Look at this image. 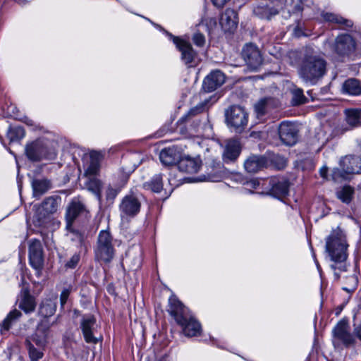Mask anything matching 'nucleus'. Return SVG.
<instances>
[{"label":"nucleus","instance_id":"obj_1","mask_svg":"<svg viewBox=\"0 0 361 361\" xmlns=\"http://www.w3.org/2000/svg\"><path fill=\"white\" fill-rule=\"evenodd\" d=\"M348 246L345 235L341 230L333 231L326 238V252L332 262L330 267L338 279L340 272H347L350 267L347 262Z\"/></svg>","mask_w":361,"mask_h":361},{"label":"nucleus","instance_id":"obj_2","mask_svg":"<svg viewBox=\"0 0 361 361\" xmlns=\"http://www.w3.org/2000/svg\"><path fill=\"white\" fill-rule=\"evenodd\" d=\"M326 62L313 49L307 47L302 52L298 73L302 80L314 85L326 73Z\"/></svg>","mask_w":361,"mask_h":361},{"label":"nucleus","instance_id":"obj_3","mask_svg":"<svg viewBox=\"0 0 361 361\" xmlns=\"http://www.w3.org/2000/svg\"><path fill=\"white\" fill-rule=\"evenodd\" d=\"M302 0H261L255 6L254 14L261 19L270 20L279 11L283 18H287L290 14L300 13L304 8Z\"/></svg>","mask_w":361,"mask_h":361},{"label":"nucleus","instance_id":"obj_4","mask_svg":"<svg viewBox=\"0 0 361 361\" xmlns=\"http://www.w3.org/2000/svg\"><path fill=\"white\" fill-rule=\"evenodd\" d=\"M170 314L180 326L183 334L187 337L197 336L202 331L200 323L193 317L190 310L176 297L169 300Z\"/></svg>","mask_w":361,"mask_h":361},{"label":"nucleus","instance_id":"obj_5","mask_svg":"<svg viewBox=\"0 0 361 361\" xmlns=\"http://www.w3.org/2000/svg\"><path fill=\"white\" fill-rule=\"evenodd\" d=\"M25 154L32 161H39L42 159L53 160L56 157V152L49 140L37 139L25 146Z\"/></svg>","mask_w":361,"mask_h":361},{"label":"nucleus","instance_id":"obj_6","mask_svg":"<svg viewBox=\"0 0 361 361\" xmlns=\"http://www.w3.org/2000/svg\"><path fill=\"white\" fill-rule=\"evenodd\" d=\"M112 237L109 232L102 230L99 232L96 246L94 249L95 260L99 263L110 262L115 255L112 243Z\"/></svg>","mask_w":361,"mask_h":361},{"label":"nucleus","instance_id":"obj_7","mask_svg":"<svg viewBox=\"0 0 361 361\" xmlns=\"http://www.w3.org/2000/svg\"><path fill=\"white\" fill-rule=\"evenodd\" d=\"M57 210L56 200L53 197H47L35 209L32 222L35 226L45 228L51 221V216Z\"/></svg>","mask_w":361,"mask_h":361},{"label":"nucleus","instance_id":"obj_8","mask_svg":"<svg viewBox=\"0 0 361 361\" xmlns=\"http://www.w3.org/2000/svg\"><path fill=\"white\" fill-rule=\"evenodd\" d=\"M226 122L229 128L235 133H242L247 125L248 114L244 108L233 105L225 111Z\"/></svg>","mask_w":361,"mask_h":361},{"label":"nucleus","instance_id":"obj_9","mask_svg":"<svg viewBox=\"0 0 361 361\" xmlns=\"http://www.w3.org/2000/svg\"><path fill=\"white\" fill-rule=\"evenodd\" d=\"M341 170L335 169L332 178L336 181L338 178H346L345 175L361 173V157L358 156H346L340 161Z\"/></svg>","mask_w":361,"mask_h":361},{"label":"nucleus","instance_id":"obj_10","mask_svg":"<svg viewBox=\"0 0 361 361\" xmlns=\"http://www.w3.org/2000/svg\"><path fill=\"white\" fill-rule=\"evenodd\" d=\"M206 104V101L198 104L195 107L190 109L186 114L180 118L177 124L181 131L186 128L187 126L194 130L200 126L201 120L198 115L204 111Z\"/></svg>","mask_w":361,"mask_h":361},{"label":"nucleus","instance_id":"obj_11","mask_svg":"<svg viewBox=\"0 0 361 361\" xmlns=\"http://www.w3.org/2000/svg\"><path fill=\"white\" fill-rule=\"evenodd\" d=\"M141 207L139 197L133 193L126 195L119 204V209L122 217H133L137 215Z\"/></svg>","mask_w":361,"mask_h":361},{"label":"nucleus","instance_id":"obj_12","mask_svg":"<svg viewBox=\"0 0 361 361\" xmlns=\"http://www.w3.org/2000/svg\"><path fill=\"white\" fill-rule=\"evenodd\" d=\"M334 49L340 56H348L355 49V42L350 35H340L336 38Z\"/></svg>","mask_w":361,"mask_h":361},{"label":"nucleus","instance_id":"obj_13","mask_svg":"<svg viewBox=\"0 0 361 361\" xmlns=\"http://www.w3.org/2000/svg\"><path fill=\"white\" fill-rule=\"evenodd\" d=\"M296 126L289 121H283L279 127V134L281 142L288 146L294 145L298 140Z\"/></svg>","mask_w":361,"mask_h":361},{"label":"nucleus","instance_id":"obj_14","mask_svg":"<svg viewBox=\"0 0 361 361\" xmlns=\"http://www.w3.org/2000/svg\"><path fill=\"white\" fill-rule=\"evenodd\" d=\"M243 57L249 68L257 70L262 63V59L257 47L252 44H246L242 51Z\"/></svg>","mask_w":361,"mask_h":361},{"label":"nucleus","instance_id":"obj_15","mask_svg":"<svg viewBox=\"0 0 361 361\" xmlns=\"http://www.w3.org/2000/svg\"><path fill=\"white\" fill-rule=\"evenodd\" d=\"M80 327L85 341L87 343L96 344L98 342V339L94 336L96 331V319L93 316H84L81 320Z\"/></svg>","mask_w":361,"mask_h":361},{"label":"nucleus","instance_id":"obj_16","mask_svg":"<svg viewBox=\"0 0 361 361\" xmlns=\"http://www.w3.org/2000/svg\"><path fill=\"white\" fill-rule=\"evenodd\" d=\"M29 259L31 266L39 269L43 264L42 248L39 240H32L29 245Z\"/></svg>","mask_w":361,"mask_h":361},{"label":"nucleus","instance_id":"obj_17","mask_svg":"<svg viewBox=\"0 0 361 361\" xmlns=\"http://www.w3.org/2000/svg\"><path fill=\"white\" fill-rule=\"evenodd\" d=\"M226 76L219 70L212 71L203 81L204 91L211 92L221 87L225 82Z\"/></svg>","mask_w":361,"mask_h":361},{"label":"nucleus","instance_id":"obj_18","mask_svg":"<svg viewBox=\"0 0 361 361\" xmlns=\"http://www.w3.org/2000/svg\"><path fill=\"white\" fill-rule=\"evenodd\" d=\"M170 37L173 38V43L181 52L182 61L185 64L192 63L196 56V53L193 50L191 44L177 37H173L171 35H170Z\"/></svg>","mask_w":361,"mask_h":361},{"label":"nucleus","instance_id":"obj_19","mask_svg":"<svg viewBox=\"0 0 361 361\" xmlns=\"http://www.w3.org/2000/svg\"><path fill=\"white\" fill-rule=\"evenodd\" d=\"M181 155L180 148L172 146L162 149L159 154V159L164 165L172 166L178 164Z\"/></svg>","mask_w":361,"mask_h":361},{"label":"nucleus","instance_id":"obj_20","mask_svg":"<svg viewBox=\"0 0 361 361\" xmlns=\"http://www.w3.org/2000/svg\"><path fill=\"white\" fill-rule=\"evenodd\" d=\"M219 23L224 32H232L238 25V17L236 12L228 8L221 16Z\"/></svg>","mask_w":361,"mask_h":361},{"label":"nucleus","instance_id":"obj_21","mask_svg":"<svg viewBox=\"0 0 361 361\" xmlns=\"http://www.w3.org/2000/svg\"><path fill=\"white\" fill-rule=\"evenodd\" d=\"M348 325L345 322H340L334 327L333 334L334 337L342 341L346 345L353 344L355 341L353 336L349 332Z\"/></svg>","mask_w":361,"mask_h":361},{"label":"nucleus","instance_id":"obj_22","mask_svg":"<svg viewBox=\"0 0 361 361\" xmlns=\"http://www.w3.org/2000/svg\"><path fill=\"white\" fill-rule=\"evenodd\" d=\"M18 307L26 314L32 312L36 307L35 298L30 294L27 288H23L18 299Z\"/></svg>","mask_w":361,"mask_h":361},{"label":"nucleus","instance_id":"obj_23","mask_svg":"<svg viewBox=\"0 0 361 361\" xmlns=\"http://www.w3.org/2000/svg\"><path fill=\"white\" fill-rule=\"evenodd\" d=\"M201 166V161L199 159L181 156L178 168L179 171L187 173H195L198 172Z\"/></svg>","mask_w":361,"mask_h":361},{"label":"nucleus","instance_id":"obj_24","mask_svg":"<svg viewBox=\"0 0 361 361\" xmlns=\"http://www.w3.org/2000/svg\"><path fill=\"white\" fill-rule=\"evenodd\" d=\"M240 145L238 140H228L226 145L223 154L224 162L229 163L235 161L240 155Z\"/></svg>","mask_w":361,"mask_h":361},{"label":"nucleus","instance_id":"obj_25","mask_svg":"<svg viewBox=\"0 0 361 361\" xmlns=\"http://www.w3.org/2000/svg\"><path fill=\"white\" fill-rule=\"evenodd\" d=\"M86 212L85 205L78 200H73L67 208V227L71 226L73 221L80 215Z\"/></svg>","mask_w":361,"mask_h":361},{"label":"nucleus","instance_id":"obj_26","mask_svg":"<svg viewBox=\"0 0 361 361\" xmlns=\"http://www.w3.org/2000/svg\"><path fill=\"white\" fill-rule=\"evenodd\" d=\"M56 295H51L42 300L39 308V314L44 317H49L54 314L56 310Z\"/></svg>","mask_w":361,"mask_h":361},{"label":"nucleus","instance_id":"obj_27","mask_svg":"<svg viewBox=\"0 0 361 361\" xmlns=\"http://www.w3.org/2000/svg\"><path fill=\"white\" fill-rule=\"evenodd\" d=\"M265 164V158L258 156H252L245 161L244 167L248 173H257L262 170Z\"/></svg>","mask_w":361,"mask_h":361},{"label":"nucleus","instance_id":"obj_28","mask_svg":"<svg viewBox=\"0 0 361 361\" xmlns=\"http://www.w3.org/2000/svg\"><path fill=\"white\" fill-rule=\"evenodd\" d=\"M51 182L47 178H36L32 181L33 197L39 198L51 188Z\"/></svg>","mask_w":361,"mask_h":361},{"label":"nucleus","instance_id":"obj_29","mask_svg":"<svg viewBox=\"0 0 361 361\" xmlns=\"http://www.w3.org/2000/svg\"><path fill=\"white\" fill-rule=\"evenodd\" d=\"M322 16L325 21L338 24L343 29L351 28L353 25V23L351 20L344 18L336 13H324Z\"/></svg>","mask_w":361,"mask_h":361},{"label":"nucleus","instance_id":"obj_30","mask_svg":"<svg viewBox=\"0 0 361 361\" xmlns=\"http://www.w3.org/2000/svg\"><path fill=\"white\" fill-rule=\"evenodd\" d=\"M342 90L349 95L357 96L361 94V84L357 79L350 78L343 82Z\"/></svg>","mask_w":361,"mask_h":361},{"label":"nucleus","instance_id":"obj_31","mask_svg":"<svg viewBox=\"0 0 361 361\" xmlns=\"http://www.w3.org/2000/svg\"><path fill=\"white\" fill-rule=\"evenodd\" d=\"M355 194L354 188L350 185H344L336 191V197L343 203L348 204L351 202Z\"/></svg>","mask_w":361,"mask_h":361},{"label":"nucleus","instance_id":"obj_32","mask_svg":"<svg viewBox=\"0 0 361 361\" xmlns=\"http://www.w3.org/2000/svg\"><path fill=\"white\" fill-rule=\"evenodd\" d=\"M87 189L92 192L97 197V199L102 201V183L95 176H87V181L85 183Z\"/></svg>","mask_w":361,"mask_h":361},{"label":"nucleus","instance_id":"obj_33","mask_svg":"<svg viewBox=\"0 0 361 361\" xmlns=\"http://www.w3.org/2000/svg\"><path fill=\"white\" fill-rule=\"evenodd\" d=\"M101 154L97 152H92L90 154V162L85 171L87 176H95L99 170V160Z\"/></svg>","mask_w":361,"mask_h":361},{"label":"nucleus","instance_id":"obj_34","mask_svg":"<svg viewBox=\"0 0 361 361\" xmlns=\"http://www.w3.org/2000/svg\"><path fill=\"white\" fill-rule=\"evenodd\" d=\"M144 188L154 192H160L163 189L162 174L159 173L154 175L150 180L144 183Z\"/></svg>","mask_w":361,"mask_h":361},{"label":"nucleus","instance_id":"obj_35","mask_svg":"<svg viewBox=\"0 0 361 361\" xmlns=\"http://www.w3.org/2000/svg\"><path fill=\"white\" fill-rule=\"evenodd\" d=\"M343 272H340L341 276L338 278H343L344 279V283L345 286H343V290H345L348 293H352L353 292L357 287L358 284V279L355 273H353L352 274L345 276H342V274ZM336 279L338 278L335 276Z\"/></svg>","mask_w":361,"mask_h":361},{"label":"nucleus","instance_id":"obj_36","mask_svg":"<svg viewBox=\"0 0 361 361\" xmlns=\"http://www.w3.org/2000/svg\"><path fill=\"white\" fill-rule=\"evenodd\" d=\"M288 188L289 185L286 180L278 181L273 185L271 192L274 197L281 198L288 195Z\"/></svg>","mask_w":361,"mask_h":361},{"label":"nucleus","instance_id":"obj_37","mask_svg":"<svg viewBox=\"0 0 361 361\" xmlns=\"http://www.w3.org/2000/svg\"><path fill=\"white\" fill-rule=\"evenodd\" d=\"M21 312L18 310H13V311L10 312L7 317L3 321L1 328V334L4 333V331H8L10 329L11 326L14 322H16L21 317Z\"/></svg>","mask_w":361,"mask_h":361},{"label":"nucleus","instance_id":"obj_38","mask_svg":"<svg viewBox=\"0 0 361 361\" xmlns=\"http://www.w3.org/2000/svg\"><path fill=\"white\" fill-rule=\"evenodd\" d=\"M25 137V130L21 126H10L7 130V137L11 142L18 141Z\"/></svg>","mask_w":361,"mask_h":361},{"label":"nucleus","instance_id":"obj_39","mask_svg":"<svg viewBox=\"0 0 361 361\" xmlns=\"http://www.w3.org/2000/svg\"><path fill=\"white\" fill-rule=\"evenodd\" d=\"M61 293L60 295V305L61 307L63 308L67 300L73 290V285L71 283L65 281L60 284Z\"/></svg>","mask_w":361,"mask_h":361},{"label":"nucleus","instance_id":"obj_40","mask_svg":"<svg viewBox=\"0 0 361 361\" xmlns=\"http://www.w3.org/2000/svg\"><path fill=\"white\" fill-rule=\"evenodd\" d=\"M347 123L355 126L361 122V111L358 109H348L345 111Z\"/></svg>","mask_w":361,"mask_h":361},{"label":"nucleus","instance_id":"obj_41","mask_svg":"<svg viewBox=\"0 0 361 361\" xmlns=\"http://www.w3.org/2000/svg\"><path fill=\"white\" fill-rule=\"evenodd\" d=\"M270 101V99L264 98L255 104V111L259 119H261L267 114Z\"/></svg>","mask_w":361,"mask_h":361},{"label":"nucleus","instance_id":"obj_42","mask_svg":"<svg viewBox=\"0 0 361 361\" xmlns=\"http://www.w3.org/2000/svg\"><path fill=\"white\" fill-rule=\"evenodd\" d=\"M292 94V99L291 104L293 106H298L302 104H305L307 101L306 97L303 94V91L300 88H294L291 91Z\"/></svg>","mask_w":361,"mask_h":361},{"label":"nucleus","instance_id":"obj_43","mask_svg":"<svg viewBox=\"0 0 361 361\" xmlns=\"http://www.w3.org/2000/svg\"><path fill=\"white\" fill-rule=\"evenodd\" d=\"M26 346L28 349L29 356L32 361H38L43 356V353L40 350L35 348L30 341H26Z\"/></svg>","mask_w":361,"mask_h":361},{"label":"nucleus","instance_id":"obj_44","mask_svg":"<svg viewBox=\"0 0 361 361\" xmlns=\"http://www.w3.org/2000/svg\"><path fill=\"white\" fill-rule=\"evenodd\" d=\"M121 188H113L111 185H109L105 191V196L106 200L109 203H112L116 198V197L118 195V194L120 192Z\"/></svg>","mask_w":361,"mask_h":361},{"label":"nucleus","instance_id":"obj_45","mask_svg":"<svg viewBox=\"0 0 361 361\" xmlns=\"http://www.w3.org/2000/svg\"><path fill=\"white\" fill-rule=\"evenodd\" d=\"M41 331V327L39 326L37 330V333L32 336V341L35 343L38 347H42L45 345L46 343V332L44 331L42 333V336H39L38 333Z\"/></svg>","mask_w":361,"mask_h":361},{"label":"nucleus","instance_id":"obj_46","mask_svg":"<svg viewBox=\"0 0 361 361\" xmlns=\"http://www.w3.org/2000/svg\"><path fill=\"white\" fill-rule=\"evenodd\" d=\"M7 112L9 116L13 118L16 120L22 121L23 119V115L20 114L19 110L15 105L11 104L8 106Z\"/></svg>","mask_w":361,"mask_h":361},{"label":"nucleus","instance_id":"obj_47","mask_svg":"<svg viewBox=\"0 0 361 361\" xmlns=\"http://www.w3.org/2000/svg\"><path fill=\"white\" fill-rule=\"evenodd\" d=\"M201 23L205 25L209 32L212 31L217 26V22L215 18H202Z\"/></svg>","mask_w":361,"mask_h":361},{"label":"nucleus","instance_id":"obj_48","mask_svg":"<svg viewBox=\"0 0 361 361\" xmlns=\"http://www.w3.org/2000/svg\"><path fill=\"white\" fill-rule=\"evenodd\" d=\"M80 260V255L78 253H75L71 259L67 261L65 266L68 269H74L76 267Z\"/></svg>","mask_w":361,"mask_h":361},{"label":"nucleus","instance_id":"obj_49","mask_svg":"<svg viewBox=\"0 0 361 361\" xmlns=\"http://www.w3.org/2000/svg\"><path fill=\"white\" fill-rule=\"evenodd\" d=\"M194 44L197 47H202L205 43V37L200 32H195L192 37Z\"/></svg>","mask_w":361,"mask_h":361},{"label":"nucleus","instance_id":"obj_50","mask_svg":"<svg viewBox=\"0 0 361 361\" xmlns=\"http://www.w3.org/2000/svg\"><path fill=\"white\" fill-rule=\"evenodd\" d=\"M140 164V161H134L133 164L130 166H126L125 167H123V170L126 174V178L129 176V175L135 171V169L139 166Z\"/></svg>","mask_w":361,"mask_h":361},{"label":"nucleus","instance_id":"obj_51","mask_svg":"<svg viewBox=\"0 0 361 361\" xmlns=\"http://www.w3.org/2000/svg\"><path fill=\"white\" fill-rule=\"evenodd\" d=\"M72 233L73 235L72 240L78 241L80 245H82L84 243V235L81 233L75 231H73Z\"/></svg>","mask_w":361,"mask_h":361},{"label":"nucleus","instance_id":"obj_52","mask_svg":"<svg viewBox=\"0 0 361 361\" xmlns=\"http://www.w3.org/2000/svg\"><path fill=\"white\" fill-rule=\"evenodd\" d=\"M230 0H211L213 5L217 8H223Z\"/></svg>","mask_w":361,"mask_h":361},{"label":"nucleus","instance_id":"obj_53","mask_svg":"<svg viewBox=\"0 0 361 361\" xmlns=\"http://www.w3.org/2000/svg\"><path fill=\"white\" fill-rule=\"evenodd\" d=\"M245 185L251 188H257L259 185V182L257 179H252L249 181H247Z\"/></svg>","mask_w":361,"mask_h":361},{"label":"nucleus","instance_id":"obj_54","mask_svg":"<svg viewBox=\"0 0 361 361\" xmlns=\"http://www.w3.org/2000/svg\"><path fill=\"white\" fill-rule=\"evenodd\" d=\"M293 35L297 37H300L303 36L304 33L299 27H296L294 30Z\"/></svg>","mask_w":361,"mask_h":361},{"label":"nucleus","instance_id":"obj_55","mask_svg":"<svg viewBox=\"0 0 361 361\" xmlns=\"http://www.w3.org/2000/svg\"><path fill=\"white\" fill-rule=\"evenodd\" d=\"M327 172H328V168L326 167V166H324V167L321 168L320 170H319L320 175L324 178H326Z\"/></svg>","mask_w":361,"mask_h":361},{"label":"nucleus","instance_id":"obj_56","mask_svg":"<svg viewBox=\"0 0 361 361\" xmlns=\"http://www.w3.org/2000/svg\"><path fill=\"white\" fill-rule=\"evenodd\" d=\"M354 333L356 336L361 341V324L355 329Z\"/></svg>","mask_w":361,"mask_h":361},{"label":"nucleus","instance_id":"obj_57","mask_svg":"<svg viewBox=\"0 0 361 361\" xmlns=\"http://www.w3.org/2000/svg\"><path fill=\"white\" fill-rule=\"evenodd\" d=\"M137 156H138V154L136 153L130 154L129 156H128L123 159V162H126L128 159L131 160V161L135 160Z\"/></svg>","mask_w":361,"mask_h":361},{"label":"nucleus","instance_id":"obj_58","mask_svg":"<svg viewBox=\"0 0 361 361\" xmlns=\"http://www.w3.org/2000/svg\"><path fill=\"white\" fill-rule=\"evenodd\" d=\"M314 262H315L316 266L317 267V269L319 271H320V266H319V263H318V262H317V260L316 259H314Z\"/></svg>","mask_w":361,"mask_h":361},{"label":"nucleus","instance_id":"obj_59","mask_svg":"<svg viewBox=\"0 0 361 361\" xmlns=\"http://www.w3.org/2000/svg\"><path fill=\"white\" fill-rule=\"evenodd\" d=\"M25 122H26V123H27V124H28V125H32V121L31 120H28V121H27H27H25Z\"/></svg>","mask_w":361,"mask_h":361},{"label":"nucleus","instance_id":"obj_60","mask_svg":"<svg viewBox=\"0 0 361 361\" xmlns=\"http://www.w3.org/2000/svg\"><path fill=\"white\" fill-rule=\"evenodd\" d=\"M209 180H210V181H216V180H215V179L212 178H209Z\"/></svg>","mask_w":361,"mask_h":361},{"label":"nucleus","instance_id":"obj_61","mask_svg":"<svg viewBox=\"0 0 361 361\" xmlns=\"http://www.w3.org/2000/svg\"><path fill=\"white\" fill-rule=\"evenodd\" d=\"M169 183H170V184H171V178H169Z\"/></svg>","mask_w":361,"mask_h":361},{"label":"nucleus","instance_id":"obj_62","mask_svg":"<svg viewBox=\"0 0 361 361\" xmlns=\"http://www.w3.org/2000/svg\"><path fill=\"white\" fill-rule=\"evenodd\" d=\"M139 252H141V249L140 247H138Z\"/></svg>","mask_w":361,"mask_h":361}]
</instances>
